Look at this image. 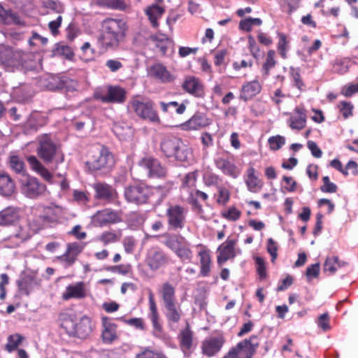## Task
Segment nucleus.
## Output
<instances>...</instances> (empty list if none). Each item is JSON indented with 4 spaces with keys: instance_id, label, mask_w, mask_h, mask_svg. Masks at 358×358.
I'll use <instances>...</instances> for the list:
<instances>
[{
    "instance_id": "f257e3e1",
    "label": "nucleus",
    "mask_w": 358,
    "mask_h": 358,
    "mask_svg": "<svg viewBox=\"0 0 358 358\" xmlns=\"http://www.w3.org/2000/svg\"><path fill=\"white\" fill-rule=\"evenodd\" d=\"M63 213V208L53 203L48 206L43 204L34 206L31 208L28 223L19 227L15 236L21 241L27 240L50 224L58 222Z\"/></svg>"
},
{
    "instance_id": "f03ea898",
    "label": "nucleus",
    "mask_w": 358,
    "mask_h": 358,
    "mask_svg": "<svg viewBox=\"0 0 358 358\" xmlns=\"http://www.w3.org/2000/svg\"><path fill=\"white\" fill-rule=\"evenodd\" d=\"M127 31V22L122 19L107 18L102 22L101 33L97 38L99 48L106 50L117 48L123 41Z\"/></svg>"
},
{
    "instance_id": "7ed1b4c3",
    "label": "nucleus",
    "mask_w": 358,
    "mask_h": 358,
    "mask_svg": "<svg viewBox=\"0 0 358 358\" xmlns=\"http://www.w3.org/2000/svg\"><path fill=\"white\" fill-rule=\"evenodd\" d=\"M159 293L165 308L166 320L169 323H178L183 316V312L177 301L175 287L168 282H164L161 285Z\"/></svg>"
},
{
    "instance_id": "20e7f679",
    "label": "nucleus",
    "mask_w": 358,
    "mask_h": 358,
    "mask_svg": "<svg viewBox=\"0 0 358 358\" xmlns=\"http://www.w3.org/2000/svg\"><path fill=\"white\" fill-rule=\"evenodd\" d=\"M161 151L166 157H174L180 162L190 164L193 159L192 148L175 136H165L160 143Z\"/></svg>"
},
{
    "instance_id": "39448f33",
    "label": "nucleus",
    "mask_w": 358,
    "mask_h": 358,
    "mask_svg": "<svg viewBox=\"0 0 358 358\" xmlns=\"http://www.w3.org/2000/svg\"><path fill=\"white\" fill-rule=\"evenodd\" d=\"M38 146L36 148L38 156L46 164H53L57 166L64 161V155L60 147L55 143L49 134H43L38 138Z\"/></svg>"
},
{
    "instance_id": "423d86ee",
    "label": "nucleus",
    "mask_w": 358,
    "mask_h": 358,
    "mask_svg": "<svg viewBox=\"0 0 358 358\" xmlns=\"http://www.w3.org/2000/svg\"><path fill=\"white\" fill-rule=\"evenodd\" d=\"M128 108L143 120L153 124L160 123V117L155 108V103L150 99L141 96H134L130 100Z\"/></svg>"
},
{
    "instance_id": "0eeeda50",
    "label": "nucleus",
    "mask_w": 358,
    "mask_h": 358,
    "mask_svg": "<svg viewBox=\"0 0 358 358\" xmlns=\"http://www.w3.org/2000/svg\"><path fill=\"white\" fill-rule=\"evenodd\" d=\"M165 245L170 248L182 263H191L193 259V252L190 243L186 239L178 235L169 236Z\"/></svg>"
},
{
    "instance_id": "6e6552de",
    "label": "nucleus",
    "mask_w": 358,
    "mask_h": 358,
    "mask_svg": "<svg viewBox=\"0 0 358 358\" xmlns=\"http://www.w3.org/2000/svg\"><path fill=\"white\" fill-rule=\"evenodd\" d=\"M126 90L119 86L105 85L98 87L94 92V98L106 103H122L126 100Z\"/></svg>"
},
{
    "instance_id": "1a4fd4ad",
    "label": "nucleus",
    "mask_w": 358,
    "mask_h": 358,
    "mask_svg": "<svg viewBox=\"0 0 358 358\" xmlns=\"http://www.w3.org/2000/svg\"><path fill=\"white\" fill-rule=\"evenodd\" d=\"M259 345L258 337L251 336L231 348L222 358H252Z\"/></svg>"
},
{
    "instance_id": "9d476101",
    "label": "nucleus",
    "mask_w": 358,
    "mask_h": 358,
    "mask_svg": "<svg viewBox=\"0 0 358 358\" xmlns=\"http://www.w3.org/2000/svg\"><path fill=\"white\" fill-rule=\"evenodd\" d=\"M153 190V188L141 182L127 187L124 196L129 202L136 204L145 203L152 194Z\"/></svg>"
},
{
    "instance_id": "9b49d317",
    "label": "nucleus",
    "mask_w": 358,
    "mask_h": 358,
    "mask_svg": "<svg viewBox=\"0 0 358 358\" xmlns=\"http://www.w3.org/2000/svg\"><path fill=\"white\" fill-rule=\"evenodd\" d=\"M215 164L224 175L234 179L238 178L242 171L241 167L236 164L234 157L231 155L217 157Z\"/></svg>"
},
{
    "instance_id": "f8f14e48",
    "label": "nucleus",
    "mask_w": 358,
    "mask_h": 358,
    "mask_svg": "<svg viewBox=\"0 0 358 358\" xmlns=\"http://www.w3.org/2000/svg\"><path fill=\"white\" fill-rule=\"evenodd\" d=\"M225 343L221 333H215L206 338L201 343V353L208 357L215 356L220 352Z\"/></svg>"
},
{
    "instance_id": "ddd939ff",
    "label": "nucleus",
    "mask_w": 358,
    "mask_h": 358,
    "mask_svg": "<svg viewBox=\"0 0 358 358\" xmlns=\"http://www.w3.org/2000/svg\"><path fill=\"white\" fill-rule=\"evenodd\" d=\"M187 209L180 205H172L166 210L169 226L171 229H181L186 222Z\"/></svg>"
},
{
    "instance_id": "4468645a",
    "label": "nucleus",
    "mask_w": 358,
    "mask_h": 358,
    "mask_svg": "<svg viewBox=\"0 0 358 358\" xmlns=\"http://www.w3.org/2000/svg\"><path fill=\"white\" fill-rule=\"evenodd\" d=\"M90 294V287L84 281H78L66 286L62 292V298L64 301L70 299H83Z\"/></svg>"
},
{
    "instance_id": "2eb2a0df",
    "label": "nucleus",
    "mask_w": 358,
    "mask_h": 358,
    "mask_svg": "<svg viewBox=\"0 0 358 358\" xmlns=\"http://www.w3.org/2000/svg\"><path fill=\"white\" fill-rule=\"evenodd\" d=\"M237 242L238 240L236 238L228 237L227 240L217 248V261L218 264H223L228 260L234 259L237 255V251L240 253L239 250H236V248Z\"/></svg>"
},
{
    "instance_id": "dca6fc26",
    "label": "nucleus",
    "mask_w": 358,
    "mask_h": 358,
    "mask_svg": "<svg viewBox=\"0 0 358 358\" xmlns=\"http://www.w3.org/2000/svg\"><path fill=\"white\" fill-rule=\"evenodd\" d=\"M86 244L85 243L73 242L66 245L64 254L57 257L58 260L64 263V266H72L77 259L78 256L83 252Z\"/></svg>"
},
{
    "instance_id": "f3484780",
    "label": "nucleus",
    "mask_w": 358,
    "mask_h": 358,
    "mask_svg": "<svg viewBox=\"0 0 358 358\" xmlns=\"http://www.w3.org/2000/svg\"><path fill=\"white\" fill-rule=\"evenodd\" d=\"M166 254L158 248H150L146 255L145 263L150 270L155 271L168 264Z\"/></svg>"
},
{
    "instance_id": "a211bd4d",
    "label": "nucleus",
    "mask_w": 358,
    "mask_h": 358,
    "mask_svg": "<svg viewBox=\"0 0 358 358\" xmlns=\"http://www.w3.org/2000/svg\"><path fill=\"white\" fill-rule=\"evenodd\" d=\"M45 190L46 186L34 177L27 176L24 180H22V191L29 198H35L43 194Z\"/></svg>"
},
{
    "instance_id": "6ab92c4d",
    "label": "nucleus",
    "mask_w": 358,
    "mask_h": 358,
    "mask_svg": "<svg viewBox=\"0 0 358 358\" xmlns=\"http://www.w3.org/2000/svg\"><path fill=\"white\" fill-rule=\"evenodd\" d=\"M138 164L148 170L150 178H164L166 175V169L157 159L152 157H143Z\"/></svg>"
},
{
    "instance_id": "aec40b11",
    "label": "nucleus",
    "mask_w": 358,
    "mask_h": 358,
    "mask_svg": "<svg viewBox=\"0 0 358 358\" xmlns=\"http://www.w3.org/2000/svg\"><path fill=\"white\" fill-rule=\"evenodd\" d=\"M23 215L20 208L14 206L6 207L0 210V226L9 227L17 223Z\"/></svg>"
},
{
    "instance_id": "412c9836",
    "label": "nucleus",
    "mask_w": 358,
    "mask_h": 358,
    "mask_svg": "<svg viewBox=\"0 0 358 358\" xmlns=\"http://www.w3.org/2000/svg\"><path fill=\"white\" fill-rule=\"evenodd\" d=\"M115 163L113 155L106 147H103L100 151L99 156L88 162L89 167L94 171L108 169L111 168Z\"/></svg>"
},
{
    "instance_id": "4be33fe9",
    "label": "nucleus",
    "mask_w": 358,
    "mask_h": 358,
    "mask_svg": "<svg viewBox=\"0 0 358 358\" xmlns=\"http://www.w3.org/2000/svg\"><path fill=\"white\" fill-rule=\"evenodd\" d=\"M180 348L186 356H189L193 350L194 345V335L190 326L187 323L186 327L181 329L178 335Z\"/></svg>"
},
{
    "instance_id": "5701e85b",
    "label": "nucleus",
    "mask_w": 358,
    "mask_h": 358,
    "mask_svg": "<svg viewBox=\"0 0 358 358\" xmlns=\"http://www.w3.org/2000/svg\"><path fill=\"white\" fill-rule=\"evenodd\" d=\"M93 221L96 225L103 227L120 222L121 215L117 211L106 208L98 211L95 215H94Z\"/></svg>"
},
{
    "instance_id": "b1692460",
    "label": "nucleus",
    "mask_w": 358,
    "mask_h": 358,
    "mask_svg": "<svg viewBox=\"0 0 358 358\" xmlns=\"http://www.w3.org/2000/svg\"><path fill=\"white\" fill-rule=\"evenodd\" d=\"M210 124V119L206 114L196 112L187 121L180 125V128L184 131L199 130Z\"/></svg>"
},
{
    "instance_id": "393cba45",
    "label": "nucleus",
    "mask_w": 358,
    "mask_h": 358,
    "mask_svg": "<svg viewBox=\"0 0 358 358\" xmlns=\"http://www.w3.org/2000/svg\"><path fill=\"white\" fill-rule=\"evenodd\" d=\"M289 116L287 123L292 130L299 131L306 127L307 113L303 107L296 106L292 112L289 113Z\"/></svg>"
},
{
    "instance_id": "a878e982",
    "label": "nucleus",
    "mask_w": 358,
    "mask_h": 358,
    "mask_svg": "<svg viewBox=\"0 0 358 358\" xmlns=\"http://www.w3.org/2000/svg\"><path fill=\"white\" fill-rule=\"evenodd\" d=\"M18 53L11 48L0 45V62L6 71H14L15 67L19 64Z\"/></svg>"
},
{
    "instance_id": "bb28decb",
    "label": "nucleus",
    "mask_w": 358,
    "mask_h": 358,
    "mask_svg": "<svg viewBox=\"0 0 358 358\" xmlns=\"http://www.w3.org/2000/svg\"><path fill=\"white\" fill-rule=\"evenodd\" d=\"M148 300L150 309L148 317L151 320L153 326V334L156 337L162 338L163 336L162 326L159 322V317L157 304L155 301L153 294L152 292H150L149 294Z\"/></svg>"
},
{
    "instance_id": "cd10ccee",
    "label": "nucleus",
    "mask_w": 358,
    "mask_h": 358,
    "mask_svg": "<svg viewBox=\"0 0 358 358\" xmlns=\"http://www.w3.org/2000/svg\"><path fill=\"white\" fill-rule=\"evenodd\" d=\"M101 324L102 341L106 344H111L117 338V326L109 317L106 316L101 317Z\"/></svg>"
},
{
    "instance_id": "c85d7f7f",
    "label": "nucleus",
    "mask_w": 358,
    "mask_h": 358,
    "mask_svg": "<svg viewBox=\"0 0 358 358\" xmlns=\"http://www.w3.org/2000/svg\"><path fill=\"white\" fill-rule=\"evenodd\" d=\"M196 248H198V257L200 259V275L203 277H207L210 275L211 271L210 251L207 246L203 244L197 245Z\"/></svg>"
},
{
    "instance_id": "c756f323",
    "label": "nucleus",
    "mask_w": 358,
    "mask_h": 358,
    "mask_svg": "<svg viewBox=\"0 0 358 358\" xmlns=\"http://www.w3.org/2000/svg\"><path fill=\"white\" fill-rule=\"evenodd\" d=\"M262 89V85L258 80L245 82L241 89L240 99L244 101L251 100L259 94Z\"/></svg>"
},
{
    "instance_id": "7c9ffc66",
    "label": "nucleus",
    "mask_w": 358,
    "mask_h": 358,
    "mask_svg": "<svg viewBox=\"0 0 358 358\" xmlns=\"http://www.w3.org/2000/svg\"><path fill=\"white\" fill-rule=\"evenodd\" d=\"M244 181L248 191L252 193L259 192L263 186V180L256 174L254 167H249L245 174Z\"/></svg>"
},
{
    "instance_id": "2f4dec72",
    "label": "nucleus",
    "mask_w": 358,
    "mask_h": 358,
    "mask_svg": "<svg viewBox=\"0 0 358 358\" xmlns=\"http://www.w3.org/2000/svg\"><path fill=\"white\" fill-rule=\"evenodd\" d=\"M95 196L98 199L113 201L117 198L115 189L110 185L104 182H97L93 185Z\"/></svg>"
},
{
    "instance_id": "473e14b6",
    "label": "nucleus",
    "mask_w": 358,
    "mask_h": 358,
    "mask_svg": "<svg viewBox=\"0 0 358 358\" xmlns=\"http://www.w3.org/2000/svg\"><path fill=\"white\" fill-rule=\"evenodd\" d=\"M182 88L187 93L196 97H203L205 94L203 84L199 78L194 76L185 78L182 84Z\"/></svg>"
},
{
    "instance_id": "72a5a7b5",
    "label": "nucleus",
    "mask_w": 358,
    "mask_h": 358,
    "mask_svg": "<svg viewBox=\"0 0 358 358\" xmlns=\"http://www.w3.org/2000/svg\"><path fill=\"white\" fill-rule=\"evenodd\" d=\"M27 161L31 170L38 173L43 180L49 183H52L53 175L35 156H28Z\"/></svg>"
},
{
    "instance_id": "f704fd0d",
    "label": "nucleus",
    "mask_w": 358,
    "mask_h": 358,
    "mask_svg": "<svg viewBox=\"0 0 358 358\" xmlns=\"http://www.w3.org/2000/svg\"><path fill=\"white\" fill-rule=\"evenodd\" d=\"M34 91L30 85L22 84L13 89L11 98L16 102L25 103L31 99Z\"/></svg>"
},
{
    "instance_id": "c9c22d12",
    "label": "nucleus",
    "mask_w": 358,
    "mask_h": 358,
    "mask_svg": "<svg viewBox=\"0 0 358 358\" xmlns=\"http://www.w3.org/2000/svg\"><path fill=\"white\" fill-rule=\"evenodd\" d=\"M329 165L345 177L350 174L354 176L358 175V164L353 160H350L344 167L338 159H334L330 162Z\"/></svg>"
},
{
    "instance_id": "e433bc0d",
    "label": "nucleus",
    "mask_w": 358,
    "mask_h": 358,
    "mask_svg": "<svg viewBox=\"0 0 358 358\" xmlns=\"http://www.w3.org/2000/svg\"><path fill=\"white\" fill-rule=\"evenodd\" d=\"M93 324L91 318L87 316H83L75 326V333L73 334L80 338H86L93 331Z\"/></svg>"
},
{
    "instance_id": "4c0bfd02",
    "label": "nucleus",
    "mask_w": 358,
    "mask_h": 358,
    "mask_svg": "<svg viewBox=\"0 0 358 358\" xmlns=\"http://www.w3.org/2000/svg\"><path fill=\"white\" fill-rule=\"evenodd\" d=\"M150 74L162 83H171L174 80L175 76L161 64H155L151 66Z\"/></svg>"
},
{
    "instance_id": "58836bf2",
    "label": "nucleus",
    "mask_w": 358,
    "mask_h": 358,
    "mask_svg": "<svg viewBox=\"0 0 358 358\" xmlns=\"http://www.w3.org/2000/svg\"><path fill=\"white\" fill-rule=\"evenodd\" d=\"M122 236V231L120 229H110L100 234L96 240L103 245L114 244L120 241Z\"/></svg>"
},
{
    "instance_id": "ea45409f",
    "label": "nucleus",
    "mask_w": 358,
    "mask_h": 358,
    "mask_svg": "<svg viewBox=\"0 0 358 358\" xmlns=\"http://www.w3.org/2000/svg\"><path fill=\"white\" fill-rule=\"evenodd\" d=\"M47 123L46 118L39 112H34L29 117L24 124V129L27 132L36 131L38 128Z\"/></svg>"
},
{
    "instance_id": "a19ab883",
    "label": "nucleus",
    "mask_w": 358,
    "mask_h": 358,
    "mask_svg": "<svg viewBox=\"0 0 358 358\" xmlns=\"http://www.w3.org/2000/svg\"><path fill=\"white\" fill-rule=\"evenodd\" d=\"M348 263L341 260L337 256L327 257L323 266V270L327 275L334 274L339 268L345 267Z\"/></svg>"
},
{
    "instance_id": "79ce46f5",
    "label": "nucleus",
    "mask_w": 358,
    "mask_h": 358,
    "mask_svg": "<svg viewBox=\"0 0 358 358\" xmlns=\"http://www.w3.org/2000/svg\"><path fill=\"white\" fill-rule=\"evenodd\" d=\"M353 64H355V62H353L350 57H336L333 62L332 70L338 74L343 75L348 72Z\"/></svg>"
},
{
    "instance_id": "37998d69",
    "label": "nucleus",
    "mask_w": 358,
    "mask_h": 358,
    "mask_svg": "<svg viewBox=\"0 0 358 358\" xmlns=\"http://www.w3.org/2000/svg\"><path fill=\"white\" fill-rule=\"evenodd\" d=\"M145 12L152 26L155 28H157L159 27L158 20L162 17L165 9L163 6L152 4L147 7Z\"/></svg>"
},
{
    "instance_id": "c03bdc74",
    "label": "nucleus",
    "mask_w": 358,
    "mask_h": 358,
    "mask_svg": "<svg viewBox=\"0 0 358 358\" xmlns=\"http://www.w3.org/2000/svg\"><path fill=\"white\" fill-rule=\"evenodd\" d=\"M275 52L273 50H269L265 58V60L262 66V78L266 79L270 75V71L276 65Z\"/></svg>"
},
{
    "instance_id": "a18cd8bd",
    "label": "nucleus",
    "mask_w": 358,
    "mask_h": 358,
    "mask_svg": "<svg viewBox=\"0 0 358 358\" xmlns=\"http://www.w3.org/2000/svg\"><path fill=\"white\" fill-rule=\"evenodd\" d=\"M22 23L20 17L10 10H5L0 5V24H20Z\"/></svg>"
},
{
    "instance_id": "49530a36",
    "label": "nucleus",
    "mask_w": 358,
    "mask_h": 358,
    "mask_svg": "<svg viewBox=\"0 0 358 358\" xmlns=\"http://www.w3.org/2000/svg\"><path fill=\"white\" fill-rule=\"evenodd\" d=\"M300 186L292 176H283L280 182V192L286 193H293L297 192Z\"/></svg>"
},
{
    "instance_id": "de8ad7c7",
    "label": "nucleus",
    "mask_w": 358,
    "mask_h": 358,
    "mask_svg": "<svg viewBox=\"0 0 358 358\" xmlns=\"http://www.w3.org/2000/svg\"><path fill=\"white\" fill-rule=\"evenodd\" d=\"M15 191V184L11 178L6 173H0V194L10 196Z\"/></svg>"
},
{
    "instance_id": "09e8293b",
    "label": "nucleus",
    "mask_w": 358,
    "mask_h": 358,
    "mask_svg": "<svg viewBox=\"0 0 358 358\" xmlns=\"http://www.w3.org/2000/svg\"><path fill=\"white\" fill-rule=\"evenodd\" d=\"M220 215L229 222H236L241 218L242 211L235 206H230L223 209L220 212Z\"/></svg>"
},
{
    "instance_id": "8fccbe9b",
    "label": "nucleus",
    "mask_w": 358,
    "mask_h": 358,
    "mask_svg": "<svg viewBox=\"0 0 358 358\" xmlns=\"http://www.w3.org/2000/svg\"><path fill=\"white\" fill-rule=\"evenodd\" d=\"M24 341V337L19 334L10 335L7 338V343L5 345L4 350L10 353L17 350L18 347Z\"/></svg>"
},
{
    "instance_id": "3c124183",
    "label": "nucleus",
    "mask_w": 358,
    "mask_h": 358,
    "mask_svg": "<svg viewBox=\"0 0 358 358\" xmlns=\"http://www.w3.org/2000/svg\"><path fill=\"white\" fill-rule=\"evenodd\" d=\"M74 317L75 315L67 314H62L60 316L62 327L70 335H73V334L75 333V326L76 323L74 321Z\"/></svg>"
},
{
    "instance_id": "603ef678",
    "label": "nucleus",
    "mask_w": 358,
    "mask_h": 358,
    "mask_svg": "<svg viewBox=\"0 0 358 358\" xmlns=\"http://www.w3.org/2000/svg\"><path fill=\"white\" fill-rule=\"evenodd\" d=\"M336 108L344 120H347L353 116L354 106L350 101H339L336 106Z\"/></svg>"
},
{
    "instance_id": "864d4df0",
    "label": "nucleus",
    "mask_w": 358,
    "mask_h": 358,
    "mask_svg": "<svg viewBox=\"0 0 358 358\" xmlns=\"http://www.w3.org/2000/svg\"><path fill=\"white\" fill-rule=\"evenodd\" d=\"M262 24V20L260 18L247 17L240 21L238 28L241 31L250 32L253 27H259Z\"/></svg>"
},
{
    "instance_id": "5fc2aeb1",
    "label": "nucleus",
    "mask_w": 358,
    "mask_h": 358,
    "mask_svg": "<svg viewBox=\"0 0 358 358\" xmlns=\"http://www.w3.org/2000/svg\"><path fill=\"white\" fill-rule=\"evenodd\" d=\"M278 42L277 44V49L278 51L279 55L281 56L282 58L285 59L287 58V52L289 50V41L284 33H278Z\"/></svg>"
},
{
    "instance_id": "6e6d98bb",
    "label": "nucleus",
    "mask_w": 358,
    "mask_h": 358,
    "mask_svg": "<svg viewBox=\"0 0 358 358\" xmlns=\"http://www.w3.org/2000/svg\"><path fill=\"white\" fill-rule=\"evenodd\" d=\"M155 39L157 48L163 55L166 54L168 49L173 45V41L166 35L157 34L155 36Z\"/></svg>"
},
{
    "instance_id": "4d7b16f0",
    "label": "nucleus",
    "mask_w": 358,
    "mask_h": 358,
    "mask_svg": "<svg viewBox=\"0 0 358 358\" xmlns=\"http://www.w3.org/2000/svg\"><path fill=\"white\" fill-rule=\"evenodd\" d=\"M48 38L39 35L36 32H32V35L29 40V44L31 47L35 48L36 50H42L48 43Z\"/></svg>"
},
{
    "instance_id": "13d9d810",
    "label": "nucleus",
    "mask_w": 358,
    "mask_h": 358,
    "mask_svg": "<svg viewBox=\"0 0 358 358\" xmlns=\"http://www.w3.org/2000/svg\"><path fill=\"white\" fill-rule=\"evenodd\" d=\"M80 50L81 59L86 62L93 61L97 56L96 51L92 48L89 42L84 43Z\"/></svg>"
},
{
    "instance_id": "bf43d9fd",
    "label": "nucleus",
    "mask_w": 358,
    "mask_h": 358,
    "mask_svg": "<svg viewBox=\"0 0 358 358\" xmlns=\"http://www.w3.org/2000/svg\"><path fill=\"white\" fill-rule=\"evenodd\" d=\"M319 211L317 213H321L323 216L331 214L335 208L334 203L329 199H321L317 202Z\"/></svg>"
},
{
    "instance_id": "052dcab7",
    "label": "nucleus",
    "mask_w": 358,
    "mask_h": 358,
    "mask_svg": "<svg viewBox=\"0 0 358 358\" xmlns=\"http://www.w3.org/2000/svg\"><path fill=\"white\" fill-rule=\"evenodd\" d=\"M118 321L124 324L133 327L136 329L144 331L145 329V324L144 320L141 317H134L127 319L125 316H121L117 319Z\"/></svg>"
},
{
    "instance_id": "680f3d73",
    "label": "nucleus",
    "mask_w": 358,
    "mask_h": 358,
    "mask_svg": "<svg viewBox=\"0 0 358 358\" xmlns=\"http://www.w3.org/2000/svg\"><path fill=\"white\" fill-rule=\"evenodd\" d=\"M255 262L256 271L259 276V280H265L267 276L266 265L264 259L259 256L254 257Z\"/></svg>"
},
{
    "instance_id": "e2e57ef3",
    "label": "nucleus",
    "mask_w": 358,
    "mask_h": 358,
    "mask_svg": "<svg viewBox=\"0 0 358 358\" xmlns=\"http://www.w3.org/2000/svg\"><path fill=\"white\" fill-rule=\"evenodd\" d=\"M231 193L229 189L224 186L217 187V193L215 195V199L217 204L226 206L229 201Z\"/></svg>"
},
{
    "instance_id": "0e129e2a",
    "label": "nucleus",
    "mask_w": 358,
    "mask_h": 358,
    "mask_svg": "<svg viewBox=\"0 0 358 358\" xmlns=\"http://www.w3.org/2000/svg\"><path fill=\"white\" fill-rule=\"evenodd\" d=\"M9 164L10 168L16 173H24L25 172L24 163L19 156L13 154L10 155Z\"/></svg>"
},
{
    "instance_id": "69168bd1",
    "label": "nucleus",
    "mask_w": 358,
    "mask_h": 358,
    "mask_svg": "<svg viewBox=\"0 0 358 358\" xmlns=\"http://www.w3.org/2000/svg\"><path fill=\"white\" fill-rule=\"evenodd\" d=\"M279 249L278 243L272 238H269L266 241V251L271 256V261L275 263L278 258V252Z\"/></svg>"
},
{
    "instance_id": "338daca9",
    "label": "nucleus",
    "mask_w": 358,
    "mask_h": 358,
    "mask_svg": "<svg viewBox=\"0 0 358 358\" xmlns=\"http://www.w3.org/2000/svg\"><path fill=\"white\" fill-rule=\"evenodd\" d=\"M321 182L320 189L323 193L333 194L337 192L338 186L330 180L329 176L322 177Z\"/></svg>"
},
{
    "instance_id": "774afa93",
    "label": "nucleus",
    "mask_w": 358,
    "mask_h": 358,
    "mask_svg": "<svg viewBox=\"0 0 358 358\" xmlns=\"http://www.w3.org/2000/svg\"><path fill=\"white\" fill-rule=\"evenodd\" d=\"M136 358H167V357L162 351L147 348L138 354Z\"/></svg>"
}]
</instances>
